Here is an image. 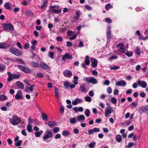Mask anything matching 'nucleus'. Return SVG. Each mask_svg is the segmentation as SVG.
Wrapping results in <instances>:
<instances>
[{"mask_svg":"<svg viewBox=\"0 0 148 148\" xmlns=\"http://www.w3.org/2000/svg\"><path fill=\"white\" fill-rule=\"evenodd\" d=\"M43 131L42 130L36 132H35L34 134L35 136L37 137H40L41 135L43 133Z\"/></svg>","mask_w":148,"mask_h":148,"instance_id":"27","label":"nucleus"},{"mask_svg":"<svg viewBox=\"0 0 148 148\" xmlns=\"http://www.w3.org/2000/svg\"><path fill=\"white\" fill-rule=\"evenodd\" d=\"M41 116L43 120L45 121H47L48 119L47 116L45 113L42 112L41 113Z\"/></svg>","mask_w":148,"mask_h":148,"instance_id":"33","label":"nucleus"},{"mask_svg":"<svg viewBox=\"0 0 148 148\" xmlns=\"http://www.w3.org/2000/svg\"><path fill=\"white\" fill-rule=\"evenodd\" d=\"M16 61L17 63L25 64L23 61L20 58H17L16 60Z\"/></svg>","mask_w":148,"mask_h":148,"instance_id":"38","label":"nucleus"},{"mask_svg":"<svg viewBox=\"0 0 148 148\" xmlns=\"http://www.w3.org/2000/svg\"><path fill=\"white\" fill-rule=\"evenodd\" d=\"M37 76L40 78H42L44 77V75L43 74L41 73H37L36 74Z\"/></svg>","mask_w":148,"mask_h":148,"instance_id":"57","label":"nucleus"},{"mask_svg":"<svg viewBox=\"0 0 148 148\" xmlns=\"http://www.w3.org/2000/svg\"><path fill=\"white\" fill-rule=\"evenodd\" d=\"M89 59V57L88 56H86L84 60L85 63H83L82 64V66L83 68H85L86 67L85 64L87 65L90 64V62Z\"/></svg>","mask_w":148,"mask_h":148,"instance_id":"12","label":"nucleus"},{"mask_svg":"<svg viewBox=\"0 0 148 148\" xmlns=\"http://www.w3.org/2000/svg\"><path fill=\"white\" fill-rule=\"evenodd\" d=\"M107 56H111L108 59V60L112 61L113 60L116 59L118 58V56L113 53L107 54Z\"/></svg>","mask_w":148,"mask_h":148,"instance_id":"11","label":"nucleus"},{"mask_svg":"<svg viewBox=\"0 0 148 148\" xmlns=\"http://www.w3.org/2000/svg\"><path fill=\"white\" fill-rule=\"evenodd\" d=\"M117 48V50H114V52L117 54L119 55L120 53H125V49L124 47V44L123 43L118 44L116 46Z\"/></svg>","mask_w":148,"mask_h":148,"instance_id":"3","label":"nucleus"},{"mask_svg":"<svg viewBox=\"0 0 148 148\" xmlns=\"http://www.w3.org/2000/svg\"><path fill=\"white\" fill-rule=\"evenodd\" d=\"M10 51L11 53L18 56H19L22 54V53L19 50L14 47L10 48Z\"/></svg>","mask_w":148,"mask_h":148,"instance_id":"7","label":"nucleus"},{"mask_svg":"<svg viewBox=\"0 0 148 148\" xmlns=\"http://www.w3.org/2000/svg\"><path fill=\"white\" fill-rule=\"evenodd\" d=\"M27 129L29 132H31L32 131V126L30 124H28L27 126Z\"/></svg>","mask_w":148,"mask_h":148,"instance_id":"35","label":"nucleus"},{"mask_svg":"<svg viewBox=\"0 0 148 148\" xmlns=\"http://www.w3.org/2000/svg\"><path fill=\"white\" fill-rule=\"evenodd\" d=\"M71 83L68 81H66L64 82V85L66 88L68 87Z\"/></svg>","mask_w":148,"mask_h":148,"instance_id":"45","label":"nucleus"},{"mask_svg":"<svg viewBox=\"0 0 148 148\" xmlns=\"http://www.w3.org/2000/svg\"><path fill=\"white\" fill-rule=\"evenodd\" d=\"M82 102V100L81 99L78 98L75 99L74 100L72 101V104L73 105L75 106L78 104L81 103Z\"/></svg>","mask_w":148,"mask_h":148,"instance_id":"18","label":"nucleus"},{"mask_svg":"<svg viewBox=\"0 0 148 148\" xmlns=\"http://www.w3.org/2000/svg\"><path fill=\"white\" fill-rule=\"evenodd\" d=\"M66 59L71 60L73 59V57L72 55L69 54L68 53H66L62 56V60H65Z\"/></svg>","mask_w":148,"mask_h":148,"instance_id":"17","label":"nucleus"},{"mask_svg":"<svg viewBox=\"0 0 148 148\" xmlns=\"http://www.w3.org/2000/svg\"><path fill=\"white\" fill-rule=\"evenodd\" d=\"M111 102L114 104H116L117 103V99L114 97H112L111 99Z\"/></svg>","mask_w":148,"mask_h":148,"instance_id":"48","label":"nucleus"},{"mask_svg":"<svg viewBox=\"0 0 148 148\" xmlns=\"http://www.w3.org/2000/svg\"><path fill=\"white\" fill-rule=\"evenodd\" d=\"M94 132H99L100 131V129L99 128L95 127L93 129Z\"/></svg>","mask_w":148,"mask_h":148,"instance_id":"61","label":"nucleus"},{"mask_svg":"<svg viewBox=\"0 0 148 148\" xmlns=\"http://www.w3.org/2000/svg\"><path fill=\"white\" fill-rule=\"evenodd\" d=\"M48 125L50 127L56 126V123L55 121H49L48 123Z\"/></svg>","mask_w":148,"mask_h":148,"instance_id":"32","label":"nucleus"},{"mask_svg":"<svg viewBox=\"0 0 148 148\" xmlns=\"http://www.w3.org/2000/svg\"><path fill=\"white\" fill-rule=\"evenodd\" d=\"M60 130L59 128L58 127H54L53 129V132L54 133H56L58 132Z\"/></svg>","mask_w":148,"mask_h":148,"instance_id":"54","label":"nucleus"},{"mask_svg":"<svg viewBox=\"0 0 148 148\" xmlns=\"http://www.w3.org/2000/svg\"><path fill=\"white\" fill-rule=\"evenodd\" d=\"M16 85L19 88L23 89L24 88V85L23 83L20 82H17L16 83Z\"/></svg>","mask_w":148,"mask_h":148,"instance_id":"25","label":"nucleus"},{"mask_svg":"<svg viewBox=\"0 0 148 148\" xmlns=\"http://www.w3.org/2000/svg\"><path fill=\"white\" fill-rule=\"evenodd\" d=\"M5 30H13L14 27L11 23H5L3 25Z\"/></svg>","mask_w":148,"mask_h":148,"instance_id":"8","label":"nucleus"},{"mask_svg":"<svg viewBox=\"0 0 148 148\" xmlns=\"http://www.w3.org/2000/svg\"><path fill=\"white\" fill-rule=\"evenodd\" d=\"M64 75L66 77H71L72 75V73L70 71H67L65 70L63 73Z\"/></svg>","mask_w":148,"mask_h":148,"instance_id":"22","label":"nucleus"},{"mask_svg":"<svg viewBox=\"0 0 148 148\" xmlns=\"http://www.w3.org/2000/svg\"><path fill=\"white\" fill-rule=\"evenodd\" d=\"M134 145V144L130 142L128 143L127 145V148H130L132 147Z\"/></svg>","mask_w":148,"mask_h":148,"instance_id":"53","label":"nucleus"},{"mask_svg":"<svg viewBox=\"0 0 148 148\" xmlns=\"http://www.w3.org/2000/svg\"><path fill=\"white\" fill-rule=\"evenodd\" d=\"M90 112L89 109H86L84 110V113L86 117H88L90 115Z\"/></svg>","mask_w":148,"mask_h":148,"instance_id":"36","label":"nucleus"},{"mask_svg":"<svg viewBox=\"0 0 148 148\" xmlns=\"http://www.w3.org/2000/svg\"><path fill=\"white\" fill-rule=\"evenodd\" d=\"M89 95L91 97H93L94 95V92L92 91H90L88 92Z\"/></svg>","mask_w":148,"mask_h":148,"instance_id":"63","label":"nucleus"},{"mask_svg":"<svg viewBox=\"0 0 148 148\" xmlns=\"http://www.w3.org/2000/svg\"><path fill=\"white\" fill-rule=\"evenodd\" d=\"M116 84L118 86L124 87L126 85V83L125 81L122 80L117 82H116Z\"/></svg>","mask_w":148,"mask_h":148,"instance_id":"15","label":"nucleus"},{"mask_svg":"<svg viewBox=\"0 0 148 148\" xmlns=\"http://www.w3.org/2000/svg\"><path fill=\"white\" fill-rule=\"evenodd\" d=\"M116 141L119 143L121 142L122 140V136L120 134L116 135L115 137Z\"/></svg>","mask_w":148,"mask_h":148,"instance_id":"30","label":"nucleus"},{"mask_svg":"<svg viewBox=\"0 0 148 148\" xmlns=\"http://www.w3.org/2000/svg\"><path fill=\"white\" fill-rule=\"evenodd\" d=\"M17 66L21 70L26 73H29L31 72V69L29 68L18 65Z\"/></svg>","mask_w":148,"mask_h":148,"instance_id":"9","label":"nucleus"},{"mask_svg":"<svg viewBox=\"0 0 148 148\" xmlns=\"http://www.w3.org/2000/svg\"><path fill=\"white\" fill-rule=\"evenodd\" d=\"M95 145L96 143L95 142H93L90 143L88 145V147L89 148H95Z\"/></svg>","mask_w":148,"mask_h":148,"instance_id":"42","label":"nucleus"},{"mask_svg":"<svg viewBox=\"0 0 148 148\" xmlns=\"http://www.w3.org/2000/svg\"><path fill=\"white\" fill-rule=\"evenodd\" d=\"M136 53L138 55H140L141 53L140 50L138 47H137L136 48Z\"/></svg>","mask_w":148,"mask_h":148,"instance_id":"51","label":"nucleus"},{"mask_svg":"<svg viewBox=\"0 0 148 148\" xmlns=\"http://www.w3.org/2000/svg\"><path fill=\"white\" fill-rule=\"evenodd\" d=\"M70 121L71 124H74L76 123L77 121L75 117H73L70 119Z\"/></svg>","mask_w":148,"mask_h":148,"instance_id":"31","label":"nucleus"},{"mask_svg":"<svg viewBox=\"0 0 148 148\" xmlns=\"http://www.w3.org/2000/svg\"><path fill=\"white\" fill-rule=\"evenodd\" d=\"M73 110L76 113H77L78 112H82L83 111V108L82 107H75L73 108Z\"/></svg>","mask_w":148,"mask_h":148,"instance_id":"20","label":"nucleus"},{"mask_svg":"<svg viewBox=\"0 0 148 148\" xmlns=\"http://www.w3.org/2000/svg\"><path fill=\"white\" fill-rule=\"evenodd\" d=\"M40 67L43 70H48L49 69V67L47 65L43 62H40Z\"/></svg>","mask_w":148,"mask_h":148,"instance_id":"21","label":"nucleus"},{"mask_svg":"<svg viewBox=\"0 0 148 148\" xmlns=\"http://www.w3.org/2000/svg\"><path fill=\"white\" fill-rule=\"evenodd\" d=\"M7 74L8 76L7 80L9 82L13 79H18L20 76L19 74H12L10 72H7Z\"/></svg>","mask_w":148,"mask_h":148,"instance_id":"6","label":"nucleus"},{"mask_svg":"<svg viewBox=\"0 0 148 148\" xmlns=\"http://www.w3.org/2000/svg\"><path fill=\"white\" fill-rule=\"evenodd\" d=\"M79 90V91H81L83 92H87L86 89L84 84L81 85Z\"/></svg>","mask_w":148,"mask_h":148,"instance_id":"23","label":"nucleus"},{"mask_svg":"<svg viewBox=\"0 0 148 148\" xmlns=\"http://www.w3.org/2000/svg\"><path fill=\"white\" fill-rule=\"evenodd\" d=\"M11 5L9 2H7L4 4V7L6 9L11 10Z\"/></svg>","mask_w":148,"mask_h":148,"instance_id":"28","label":"nucleus"},{"mask_svg":"<svg viewBox=\"0 0 148 148\" xmlns=\"http://www.w3.org/2000/svg\"><path fill=\"white\" fill-rule=\"evenodd\" d=\"M30 45L29 43H26L24 46V48L25 49H27L29 48Z\"/></svg>","mask_w":148,"mask_h":148,"instance_id":"56","label":"nucleus"},{"mask_svg":"<svg viewBox=\"0 0 148 148\" xmlns=\"http://www.w3.org/2000/svg\"><path fill=\"white\" fill-rule=\"evenodd\" d=\"M110 26L108 27L107 32V37L108 38H111V31L110 30Z\"/></svg>","mask_w":148,"mask_h":148,"instance_id":"29","label":"nucleus"},{"mask_svg":"<svg viewBox=\"0 0 148 148\" xmlns=\"http://www.w3.org/2000/svg\"><path fill=\"white\" fill-rule=\"evenodd\" d=\"M15 98L16 99H23V93L21 91H17L15 96Z\"/></svg>","mask_w":148,"mask_h":148,"instance_id":"14","label":"nucleus"},{"mask_svg":"<svg viewBox=\"0 0 148 148\" xmlns=\"http://www.w3.org/2000/svg\"><path fill=\"white\" fill-rule=\"evenodd\" d=\"M139 38L140 40H146L148 39V36H147L145 37H144L143 36L140 35L139 37Z\"/></svg>","mask_w":148,"mask_h":148,"instance_id":"46","label":"nucleus"},{"mask_svg":"<svg viewBox=\"0 0 148 148\" xmlns=\"http://www.w3.org/2000/svg\"><path fill=\"white\" fill-rule=\"evenodd\" d=\"M7 97L5 95H0V100L2 101H4L6 100Z\"/></svg>","mask_w":148,"mask_h":148,"instance_id":"43","label":"nucleus"},{"mask_svg":"<svg viewBox=\"0 0 148 148\" xmlns=\"http://www.w3.org/2000/svg\"><path fill=\"white\" fill-rule=\"evenodd\" d=\"M142 112L146 113L148 112V105H146L141 108L140 109Z\"/></svg>","mask_w":148,"mask_h":148,"instance_id":"26","label":"nucleus"},{"mask_svg":"<svg viewBox=\"0 0 148 148\" xmlns=\"http://www.w3.org/2000/svg\"><path fill=\"white\" fill-rule=\"evenodd\" d=\"M10 123L13 125H16L21 121V119L16 115H13L12 118L9 119Z\"/></svg>","mask_w":148,"mask_h":148,"instance_id":"4","label":"nucleus"},{"mask_svg":"<svg viewBox=\"0 0 148 148\" xmlns=\"http://www.w3.org/2000/svg\"><path fill=\"white\" fill-rule=\"evenodd\" d=\"M123 53L125 54L126 56H127L128 57H131L133 55V53L132 52H129L127 51H126V52H125V53Z\"/></svg>","mask_w":148,"mask_h":148,"instance_id":"37","label":"nucleus"},{"mask_svg":"<svg viewBox=\"0 0 148 148\" xmlns=\"http://www.w3.org/2000/svg\"><path fill=\"white\" fill-rule=\"evenodd\" d=\"M83 79L84 81H85L88 84L91 83L92 84H95L98 83L97 80L93 77H86L84 78Z\"/></svg>","mask_w":148,"mask_h":148,"instance_id":"5","label":"nucleus"},{"mask_svg":"<svg viewBox=\"0 0 148 148\" xmlns=\"http://www.w3.org/2000/svg\"><path fill=\"white\" fill-rule=\"evenodd\" d=\"M9 46L8 44L5 43L4 42L0 43V49H6Z\"/></svg>","mask_w":148,"mask_h":148,"instance_id":"24","label":"nucleus"},{"mask_svg":"<svg viewBox=\"0 0 148 148\" xmlns=\"http://www.w3.org/2000/svg\"><path fill=\"white\" fill-rule=\"evenodd\" d=\"M59 7L60 6L56 5H51L49 7L48 10V12L54 13L56 14L60 13L61 12V10L60 9H58Z\"/></svg>","mask_w":148,"mask_h":148,"instance_id":"2","label":"nucleus"},{"mask_svg":"<svg viewBox=\"0 0 148 148\" xmlns=\"http://www.w3.org/2000/svg\"><path fill=\"white\" fill-rule=\"evenodd\" d=\"M137 84L138 86L143 88H145L147 86L146 82L144 81H140L138 80L137 82Z\"/></svg>","mask_w":148,"mask_h":148,"instance_id":"13","label":"nucleus"},{"mask_svg":"<svg viewBox=\"0 0 148 148\" xmlns=\"http://www.w3.org/2000/svg\"><path fill=\"white\" fill-rule=\"evenodd\" d=\"M78 77L77 76H74L73 77V84L76 85L78 83Z\"/></svg>","mask_w":148,"mask_h":148,"instance_id":"34","label":"nucleus"},{"mask_svg":"<svg viewBox=\"0 0 148 148\" xmlns=\"http://www.w3.org/2000/svg\"><path fill=\"white\" fill-rule=\"evenodd\" d=\"M77 120L81 123L83 122L85 120V117L83 115H80L77 117Z\"/></svg>","mask_w":148,"mask_h":148,"instance_id":"19","label":"nucleus"},{"mask_svg":"<svg viewBox=\"0 0 148 148\" xmlns=\"http://www.w3.org/2000/svg\"><path fill=\"white\" fill-rule=\"evenodd\" d=\"M54 93L55 94V96L58 99H59V96L58 92V91L57 89L55 87H54Z\"/></svg>","mask_w":148,"mask_h":148,"instance_id":"44","label":"nucleus"},{"mask_svg":"<svg viewBox=\"0 0 148 148\" xmlns=\"http://www.w3.org/2000/svg\"><path fill=\"white\" fill-rule=\"evenodd\" d=\"M105 20L106 22L108 23H110L112 22L111 20L109 18H106Z\"/></svg>","mask_w":148,"mask_h":148,"instance_id":"60","label":"nucleus"},{"mask_svg":"<svg viewBox=\"0 0 148 148\" xmlns=\"http://www.w3.org/2000/svg\"><path fill=\"white\" fill-rule=\"evenodd\" d=\"M22 140H19L15 143V145L17 147H19L21 146L22 143Z\"/></svg>","mask_w":148,"mask_h":148,"instance_id":"50","label":"nucleus"},{"mask_svg":"<svg viewBox=\"0 0 148 148\" xmlns=\"http://www.w3.org/2000/svg\"><path fill=\"white\" fill-rule=\"evenodd\" d=\"M85 100L88 102H90L92 101L91 98L89 96H86L84 98Z\"/></svg>","mask_w":148,"mask_h":148,"instance_id":"39","label":"nucleus"},{"mask_svg":"<svg viewBox=\"0 0 148 148\" xmlns=\"http://www.w3.org/2000/svg\"><path fill=\"white\" fill-rule=\"evenodd\" d=\"M54 52L51 51H49V52L48 53V56L51 59H53L54 58Z\"/></svg>","mask_w":148,"mask_h":148,"instance_id":"40","label":"nucleus"},{"mask_svg":"<svg viewBox=\"0 0 148 148\" xmlns=\"http://www.w3.org/2000/svg\"><path fill=\"white\" fill-rule=\"evenodd\" d=\"M107 92L108 94H111L112 92V90L110 87H109L107 89Z\"/></svg>","mask_w":148,"mask_h":148,"instance_id":"58","label":"nucleus"},{"mask_svg":"<svg viewBox=\"0 0 148 148\" xmlns=\"http://www.w3.org/2000/svg\"><path fill=\"white\" fill-rule=\"evenodd\" d=\"M31 65L35 67H36L39 68L40 67L39 64L38 63L35 62H32L31 64Z\"/></svg>","mask_w":148,"mask_h":148,"instance_id":"41","label":"nucleus"},{"mask_svg":"<svg viewBox=\"0 0 148 148\" xmlns=\"http://www.w3.org/2000/svg\"><path fill=\"white\" fill-rule=\"evenodd\" d=\"M16 45L17 46L20 48L22 49V47L21 43L19 42H17L16 43Z\"/></svg>","mask_w":148,"mask_h":148,"instance_id":"62","label":"nucleus"},{"mask_svg":"<svg viewBox=\"0 0 148 148\" xmlns=\"http://www.w3.org/2000/svg\"><path fill=\"white\" fill-rule=\"evenodd\" d=\"M81 14V12L79 11H77L76 12V16L75 17V18H78L80 16V15Z\"/></svg>","mask_w":148,"mask_h":148,"instance_id":"52","label":"nucleus"},{"mask_svg":"<svg viewBox=\"0 0 148 148\" xmlns=\"http://www.w3.org/2000/svg\"><path fill=\"white\" fill-rule=\"evenodd\" d=\"M91 66L93 68L96 67L97 65L98 62L97 60L95 58H92L91 60Z\"/></svg>","mask_w":148,"mask_h":148,"instance_id":"16","label":"nucleus"},{"mask_svg":"<svg viewBox=\"0 0 148 148\" xmlns=\"http://www.w3.org/2000/svg\"><path fill=\"white\" fill-rule=\"evenodd\" d=\"M53 134L51 131H46L43 136L42 140L44 142L49 143L51 140L48 139L51 138Z\"/></svg>","mask_w":148,"mask_h":148,"instance_id":"1","label":"nucleus"},{"mask_svg":"<svg viewBox=\"0 0 148 148\" xmlns=\"http://www.w3.org/2000/svg\"><path fill=\"white\" fill-rule=\"evenodd\" d=\"M120 68V67L118 66H112L110 67L111 70H116Z\"/></svg>","mask_w":148,"mask_h":148,"instance_id":"55","label":"nucleus"},{"mask_svg":"<svg viewBox=\"0 0 148 148\" xmlns=\"http://www.w3.org/2000/svg\"><path fill=\"white\" fill-rule=\"evenodd\" d=\"M62 134L64 136H67L69 135V132L67 130H64L62 132Z\"/></svg>","mask_w":148,"mask_h":148,"instance_id":"49","label":"nucleus"},{"mask_svg":"<svg viewBox=\"0 0 148 148\" xmlns=\"http://www.w3.org/2000/svg\"><path fill=\"white\" fill-rule=\"evenodd\" d=\"M108 106L106 107L105 110V115L106 117H108V115L113 112V109L108 104Z\"/></svg>","mask_w":148,"mask_h":148,"instance_id":"10","label":"nucleus"},{"mask_svg":"<svg viewBox=\"0 0 148 148\" xmlns=\"http://www.w3.org/2000/svg\"><path fill=\"white\" fill-rule=\"evenodd\" d=\"M61 137V135L60 134H57L54 136V138L55 139H58L60 138Z\"/></svg>","mask_w":148,"mask_h":148,"instance_id":"59","label":"nucleus"},{"mask_svg":"<svg viewBox=\"0 0 148 148\" xmlns=\"http://www.w3.org/2000/svg\"><path fill=\"white\" fill-rule=\"evenodd\" d=\"M105 7L106 10H108L110 8H112V6L110 3H108L105 5Z\"/></svg>","mask_w":148,"mask_h":148,"instance_id":"47","label":"nucleus"},{"mask_svg":"<svg viewBox=\"0 0 148 148\" xmlns=\"http://www.w3.org/2000/svg\"><path fill=\"white\" fill-rule=\"evenodd\" d=\"M79 130L78 129L75 128L73 129V132L76 134H78L79 132Z\"/></svg>","mask_w":148,"mask_h":148,"instance_id":"64","label":"nucleus"}]
</instances>
